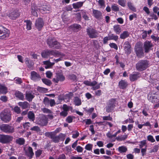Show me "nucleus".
<instances>
[{
  "instance_id": "9b49d317",
  "label": "nucleus",
  "mask_w": 159,
  "mask_h": 159,
  "mask_svg": "<svg viewBox=\"0 0 159 159\" xmlns=\"http://www.w3.org/2000/svg\"><path fill=\"white\" fill-rule=\"evenodd\" d=\"M115 100L114 99H110L108 102L107 105L106 107V111L107 112H111L115 107Z\"/></svg>"
},
{
  "instance_id": "c9c22d12",
  "label": "nucleus",
  "mask_w": 159,
  "mask_h": 159,
  "mask_svg": "<svg viewBox=\"0 0 159 159\" xmlns=\"http://www.w3.org/2000/svg\"><path fill=\"white\" fill-rule=\"evenodd\" d=\"M74 102L76 106H79L81 105V100L78 97L75 98Z\"/></svg>"
},
{
  "instance_id": "5701e85b",
  "label": "nucleus",
  "mask_w": 159,
  "mask_h": 159,
  "mask_svg": "<svg viewBox=\"0 0 159 159\" xmlns=\"http://www.w3.org/2000/svg\"><path fill=\"white\" fill-rule=\"evenodd\" d=\"M18 104L23 109H26L30 107L29 103L27 102H20L18 103Z\"/></svg>"
},
{
  "instance_id": "69168bd1",
  "label": "nucleus",
  "mask_w": 159,
  "mask_h": 159,
  "mask_svg": "<svg viewBox=\"0 0 159 159\" xmlns=\"http://www.w3.org/2000/svg\"><path fill=\"white\" fill-rule=\"evenodd\" d=\"M30 125V123L26 122V123H25V124H24L23 126L25 129H29Z\"/></svg>"
},
{
  "instance_id": "052dcab7",
  "label": "nucleus",
  "mask_w": 159,
  "mask_h": 159,
  "mask_svg": "<svg viewBox=\"0 0 159 159\" xmlns=\"http://www.w3.org/2000/svg\"><path fill=\"white\" fill-rule=\"evenodd\" d=\"M16 83L17 84H20L22 83V80L21 78H16L15 80Z\"/></svg>"
},
{
  "instance_id": "7c9ffc66",
  "label": "nucleus",
  "mask_w": 159,
  "mask_h": 159,
  "mask_svg": "<svg viewBox=\"0 0 159 159\" xmlns=\"http://www.w3.org/2000/svg\"><path fill=\"white\" fill-rule=\"evenodd\" d=\"M7 89L4 85H0V93L3 94H5L7 92Z\"/></svg>"
},
{
  "instance_id": "f8f14e48",
  "label": "nucleus",
  "mask_w": 159,
  "mask_h": 159,
  "mask_svg": "<svg viewBox=\"0 0 159 159\" xmlns=\"http://www.w3.org/2000/svg\"><path fill=\"white\" fill-rule=\"evenodd\" d=\"M65 79V76L61 72L56 73L55 77L53 79V81L56 83H58L59 81L62 82Z\"/></svg>"
},
{
  "instance_id": "5fc2aeb1",
  "label": "nucleus",
  "mask_w": 159,
  "mask_h": 159,
  "mask_svg": "<svg viewBox=\"0 0 159 159\" xmlns=\"http://www.w3.org/2000/svg\"><path fill=\"white\" fill-rule=\"evenodd\" d=\"M109 46L111 48H113L116 50H117L118 47L117 45L114 43H111L109 44Z\"/></svg>"
},
{
  "instance_id": "8fccbe9b",
  "label": "nucleus",
  "mask_w": 159,
  "mask_h": 159,
  "mask_svg": "<svg viewBox=\"0 0 159 159\" xmlns=\"http://www.w3.org/2000/svg\"><path fill=\"white\" fill-rule=\"evenodd\" d=\"M93 145L92 144L89 143L87 144L85 146V149L87 150L91 151L92 150Z\"/></svg>"
},
{
  "instance_id": "58836bf2",
  "label": "nucleus",
  "mask_w": 159,
  "mask_h": 159,
  "mask_svg": "<svg viewBox=\"0 0 159 159\" xmlns=\"http://www.w3.org/2000/svg\"><path fill=\"white\" fill-rule=\"evenodd\" d=\"M12 110L17 114H19L21 112V110L20 108L17 106H15L12 109Z\"/></svg>"
},
{
  "instance_id": "f257e3e1",
  "label": "nucleus",
  "mask_w": 159,
  "mask_h": 159,
  "mask_svg": "<svg viewBox=\"0 0 159 159\" xmlns=\"http://www.w3.org/2000/svg\"><path fill=\"white\" fill-rule=\"evenodd\" d=\"M150 66L149 61L146 60H142L139 61L136 64V68L137 70L142 71L145 70Z\"/></svg>"
},
{
  "instance_id": "412c9836",
  "label": "nucleus",
  "mask_w": 159,
  "mask_h": 159,
  "mask_svg": "<svg viewBox=\"0 0 159 159\" xmlns=\"http://www.w3.org/2000/svg\"><path fill=\"white\" fill-rule=\"evenodd\" d=\"M78 16H79L80 18H81V14L82 15V17L85 20H89V17L87 15V12L86 11L84 10H81V11L80 12V14L78 13Z\"/></svg>"
},
{
  "instance_id": "cd10ccee",
  "label": "nucleus",
  "mask_w": 159,
  "mask_h": 159,
  "mask_svg": "<svg viewBox=\"0 0 159 159\" xmlns=\"http://www.w3.org/2000/svg\"><path fill=\"white\" fill-rule=\"evenodd\" d=\"M25 142V139L23 138H19L17 139L16 140V143L20 145H24Z\"/></svg>"
},
{
  "instance_id": "f704fd0d",
  "label": "nucleus",
  "mask_w": 159,
  "mask_h": 159,
  "mask_svg": "<svg viewBox=\"0 0 159 159\" xmlns=\"http://www.w3.org/2000/svg\"><path fill=\"white\" fill-rule=\"evenodd\" d=\"M108 36L110 40H114L116 41H117L118 39V36L116 35H114L113 34H108Z\"/></svg>"
},
{
  "instance_id": "2f4dec72",
  "label": "nucleus",
  "mask_w": 159,
  "mask_h": 159,
  "mask_svg": "<svg viewBox=\"0 0 159 159\" xmlns=\"http://www.w3.org/2000/svg\"><path fill=\"white\" fill-rule=\"evenodd\" d=\"M129 33L127 31H124L122 33L120 36V38L122 39H124L129 36Z\"/></svg>"
},
{
  "instance_id": "338daca9",
  "label": "nucleus",
  "mask_w": 159,
  "mask_h": 159,
  "mask_svg": "<svg viewBox=\"0 0 159 159\" xmlns=\"http://www.w3.org/2000/svg\"><path fill=\"white\" fill-rule=\"evenodd\" d=\"M76 150H77L78 152H82L83 151V148L80 146H78L76 148Z\"/></svg>"
},
{
  "instance_id": "a211bd4d",
  "label": "nucleus",
  "mask_w": 159,
  "mask_h": 159,
  "mask_svg": "<svg viewBox=\"0 0 159 159\" xmlns=\"http://www.w3.org/2000/svg\"><path fill=\"white\" fill-rule=\"evenodd\" d=\"M25 155L29 157V159H31L34 155L33 149L30 147H29L27 149H25Z\"/></svg>"
},
{
  "instance_id": "864d4df0",
  "label": "nucleus",
  "mask_w": 159,
  "mask_h": 159,
  "mask_svg": "<svg viewBox=\"0 0 159 159\" xmlns=\"http://www.w3.org/2000/svg\"><path fill=\"white\" fill-rule=\"evenodd\" d=\"M63 111L67 112L70 109V107L66 104H64L62 108Z\"/></svg>"
},
{
  "instance_id": "9d476101",
  "label": "nucleus",
  "mask_w": 159,
  "mask_h": 159,
  "mask_svg": "<svg viewBox=\"0 0 159 159\" xmlns=\"http://www.w3.org/2000/svg\"><path fill=\"white\" fill-rule=\"evenodd\" d=\"M20 15L19 10L17 9H13L9 12L8 16L11 19L15 20Z\"/></svg>"
},
{
  "instance_id": "6e6552de",
  "label": "nucleus",
  "mask_w": 159,
  "mask_h": 159,
  "mask_svg": "<svg viewBox=\"0 0 159 159\" xmlns=\"http://www.w3.org/2000/svg\"><path fill=\"white\" fill-rule=\"evenodd\" d=\"M37 124L40 126L46 125L48 123V119L45 115H40L36 121Z\"/></svg>"
},
{
  "instance_id": "bf43d9fd",
  "label": "nucleus",
  "mask_w": 159,
  "mask_h": 159,
  "mask_svg": "<svg viewBox=\"0 0 159 159\" xmlns=\"http://www.w3.org/2000/svg\"><path fill=\"white\" fill-rule=\"evenodd\" d=\"M72 8L71 7V6H68L66 7H64L63 10H66L67 11H71L72 10Z\"/></svg>"
},
{
  "instance_id": "4468645a",
  "label": "nucleus",
  "mask_w": 159,
  "mask_h": 159,
  "mask_svg": "<svg viewBox=\"0 0 159 159\" xmlns=\"http://www.w3.org/2000/svg\"><path fill=\"white\" fill-rule=\"evenodd\" d=\"M140 76V74L139 72H134L129 75V79L131 81H134L139 78Z\"/></svg>"
},
{
  "instance_id": "423d86ee",
  "label": "nucleus",
  "mask_w": 159,
  "mask_h": 159,
  "mask_svg": "<svg viewBox=\"0 0 159 159\" xmlns=\"http://www.w3.org/2000/svg\"><path fill=\"white\" fill-rule=\"evenodd\" d=\"M47 43L50 48L58 49L60 47V44L54 39L49 38L47 40Z\"/></svg>"
},
{
  "instance_id": "0eeeda50",
  "label": "nucleus",
  "mask_w": 159,
  "mask_h": 159,
  "mask_svg": "<svg viewBox=\"0 0 159 159\" xmlns=\"http://www.w3.org/2000/svg\"><path fill=\"white\" fill-rule=\"evenodd\" d=\"M13 139V137L11 135L0 134V142L2 143H9L12 141Z\"/></svg>"
},
{
  "instance_id": "49530a36",
  "label": "nucleus",
  "mask_w": 159,
  "mask_h": 159,
  "mask_svg": "<svg viewBox=\"0 0 159 159\" xmlns=\"http://www.w3.org/2000/svg\"><path fill=\"white\" fill-rule=\"evenodd\" d=\"M30 130L38 132L40 131L39 127L38 126H35L31 128Z\"/></svg>"
},
{
  "instance_id": "e433bc0d",
  "label": "nucleus",
  "mask_w": 159,
  "mask_h": 159,
  "mask_svg": "<svg viewBox=\"0 0 159 159\" xmlns=\"http://www.w3.org/2000/svg\"><path fill=\"white\" fill-rule=\"evenodd\" d=\"M24 22L26 23L27 30H30L31 29V22L30 20H25Z\"/></svg>"
},
{
  "instance_id": "4be33fe9",
  "label": "nucleus",
  "mask_w": 159,
  "mask_h": 159,
  "mask_svg": "<svg viewBox=\"0 0 159 159\" xmlns=\"http://www.w3.org/2000/svg\"><path fill=\"white\" fill-rule=\"evenodd\" d=\"M128 85L127 82L125 80H121L119 83V86L122 89H125Z\"/></svg>"
},
{
  "instance_id": "393cba45",
  "label": "nucleus",
  "mask_w": 159,
  "mask_h": 159,
  "mask_svg": "<svg viewBox=\"0 0 159 159\" xmlns=\"http://www.w3.org/2000/svg\"><path fill=\"white\" fill-rule=\"evenodd\" d=\"M15 95L16 97L20 100H23L24 99V97L23 93L19 91H16Z\"/></svg>"
},
{
  "instance_id": "f3484780",
  "label": "nucleus",
  "mask_w": 159,
  "mask_h": 159,
  "mask_svg": "<svg viewBox=\"0 0 159 159\" xmlns=\"http://www.w3.org/2000/svg\"><path fill=\"white\" fill-rule=\"evenodd\" d=\"M124 48L126 54H129L131 53V46L128 41H126L124 43Z\"/></svg>"
},
{
  "instance_id": "7ed1b4c3",
  "label": "nucleus",
  "mask_w": 159,
  "mask_h": 159,
  "mask_svg": "<svg viewBox=\"0 0 159 159\" xmlns=\"http://www.w3.org/2000/svg\"><path fill=\"white\" fill-rule=\"evenodd\" d=\"M57 55L63 56V53L56 51L53 50H46L43 51L41 53V55L43 57L48 58L51 55L57 56Z\"/></svg>"
},
{
  "instance_id": "37998d69",
  "label": "nucleus",
  "mask_w": 159,
  "mask_h": 159,
  "mask_svg": "<svg viewBox=\"0 0 159 159\" xmlns=\"http://www.w3.org/2000/svg\"><path fill=\"white\" fill-rule=\"evenodd\" d=\"M112 10L115 11H119V8L118 5L116 4H113L111 7Z\"/></svg>"
},
{
  "instance_id": "4d7b16f0",
  "label": "nucleus",
  "mask_w": 159,
  "mask_h": 159,
  "mask_svg": "<svg viewBox=\"0 0 159 159\" xmlns=\"http://www.w3.org/2000/svg\"><path fill=\"white\" fill-rule=\"evenodd\" d=\"M68 115V112L64 111H62L60 113L61 116L64 117H66Z\"/></svg>"
},
{
  "instance_id": "39448f33",
  "label": "nucleus",
  "mask_w": 159,
  "mask_h": 159,
  "mask_svg": "<svg viewBox=\"0 0 159 159\" xmlns=\"http://www.w3.org/2000/svg\"><path fill=\"white\" fill-rule=\"evenodd\" d=\"M1 130L6 133H12L14 131V128L12 126L7 124H3L0 125Z\"/></svg>"
},
{
  "instance_id": "c756f323",
  "label": "nucleus",
  "mask_w": 159,
  "mask_h": 159,
  "mask_svg": "<svg viewBox=\"0 0 159 159\" xmlns=\"http://www.w3.org/2000/svg\"><path fill=\"white\" fill-rule=\"evenodd\" d=\"M61 137V135H59L57 136H55L54 134L51 136V139L52 141L55 143H57L59 141Z\"/></svg>"
},
{
  "instance_id": "72a5a7b5",
  "label": "nucleus",
  "mask_w": 159,
  "mask_h": 159,
  "mask_svg": "<svg viewBox=\"0 0 159 159\" xmlns=\"http://www.w3.org/2000/svg\"><path fill=\"white\" fill-rule=\"evenodd\" d=\"M118 149L120 153L125 152L127 151V148L124 146L119 147Z\"/></svg>"
},
{
  "instance_id": "a18cd8bd",
  "label": "nucleus",
  "mask_w": 159,
  "mask_h": 159,
  "mask_svg": "<svg viewBox=\"0 0 159 159\" xmlns=\"http://www.w3.org/2000/svg\"><path fill=\"white\" fill-rule=\"evenodd\" d=\"M118 4L123 7L125 6L126 1L125 0H118Z\"/></svg>"
},
{
  "instance_id": "bb28decb",
  "label": "nucleus",
  "mask_w": 159,
  "mask_h": 159,
  "mask_svg": "<svg viewBox=\"0 0 159 159\" xmlns=\"http://www.w3.org/2000/svg\"><path fill=\"white\" fill-rule=\"evenodd\" d=\"M85 1L83 2H79L73 4V7L75 9L79 8L83 6V3Z\"/></svg>"
},
{
  "instance_id": "603ef678",
  "label": "nucleus",
  "mask_w": 159,
  "mask_h": 159,
  "mask_svg": "<svg viewBox=\"0 0 159 159\" xmlns=\"http://www.w3.org/2000/svg\"><path fill=\"white\" fill-rule=\"evenodd\" d=\"M128 6L129 8L133 11H135V8L133 6L132 3L130 2H128L127 3Z\"/></svg>"
},
{
  "instance_id": "dca6fc26",
  "label": "nucleus",
  "mask_w": 159,
  "mask_h": 159,
  "mask_svg": "<svg viewBox=\"0 0 159 159\" xmlns=\"http://www.w3.org/2000/svg\"><path fill=\"white\" fill-rule=\"evenodd\" d=\"M152 44L151 42L149 41H146L144 43L143 48L145 52L148 53L150 50L151 48L152 47Z\"/></svg>"
},
{
  "instance_id": "ddd939ff",
  "label": "nucleus",
  "mask_w": 159,
  "mask_h": 159,
  "mask_svg": "<svg viewBox=\"0 0 159 159\" xmlns=\"http://www.w3.org/2000/svg\"><path fill=\"white\" fill-rule=\"evenodd\" d=\"M44 25V23L42 19L39 18L36 20L35 23V27L39 30L42 29Z\"/></svg>"
},
{
  "instance_id": "f03ea898",
  "label": "nucleus",
  "mask_w": 159,
  "mask_h": 159,
  "mask_svg": "<svg viewBox=\"0 0 159 159\" xmlns=\"http://www.w3.org/2000/svg\"><path fill=\"white\" fill-rule=\"evenodd\" d=\"M0 117L4 122L8 123L11 120V114L9 111L4 110L0 114Z\"/></svg>"
},
{
  "instance_id": "b1692460",
  "label": "nucleus",
  "mask_w": 159,
  "mask_h": 159,
  "mask_svg": "<svg viewBox=\"0 0 159 159\" xmlns=\"http://www.w3.org/2000/svg\"><path fill=\"white\" fill-rule=\"evenodd\" d=\"M43 63L44 65H46L45 68L46 69L51 68L55 64V62H51L49 60L44 61Z\"/></svg>"
},
{
  "instance_id": "20e7f679",
  "label": "nucleus",
  "mask_w": 159,
  "mask_h": 159,
  "mask_svg": "<svg viewBox=\"0 0 159 159\" xmlns=\"http://www.w3.org/2000/svg\"><path fill=\"white\" fill-rule=\"evenodd\" d=\"M134 50L137 56L140 58L144 57V52L142 45L139 43H137L134 47Z\"/></svg>"
},
{
  "instance_id": "aec40b11",
  "label": "nucleus",
  "mask_w": 159,
  "mask_h": 159,
  "mask_svg": "<svg viewBox=\"0 0 159 159\" xmlns=\"http://www.w3.org/2000/svg\"><path fill=\"white\" fill-rule=\"evenodd\" d=\"M93 16L96 19L99 20L102 19V15L100 11L98 10L93 9Z\"/></svg>"
},
{
  "instance_id": "e2e57ef3",
  "label": "nucleus",
  "mask_w": 159,
  "mask_h": 159,
  "mask_svg": "<svg viewBox=\"0 0 159 159\" xmlns=\"http://www.w3.org/2000/svg\"><path fill=\"white\" fill-rule=\"evenodd\" d=\"M46 74L47 77L48 78H51L52 76V73L50 71H47L46 73Z\"/></svg>"
},
{
  "instance_id": "13d9d810",
  "label": "nucleus",
  "mask_w": 159,
  "mask_h": 159,
  "mask_svg": "<svg viewBox=\"0 0 159 159\" xmlns=\"http://www.w3.org/2000/svg\"><path fill=\"white\" fill-rule=\"evenodd\" d=\"M1 100L4 102H6L8 99V98L5 96H1L0 98Z\"/></svg>"
},
{
  "instance_id": "473e14b6",
  "label": "nucleus",
  "mask_w": 159,
  "mask_h": 159,
  "mask_svg": "<svg viewBox=\"0 0 159 159\" xmlns=\"http://www.w3.org/2000/svg\"><path fill=\"white\" fill-rule=\"evenodd\" d=\"M28 117L30 120L33 121L35 120V115L33 112L30 111L28 114Z\"/></svg>"
},
{
  "instance_id": "774afa93",
  "label": "nucleus",
  "mask_w": 159,
  "mask_h": 159,
  "mask_svg": "<svg viewBox=\"0 0 159 159\" xmlns=\"http://www.w3.org/2000/svg\"><path fill=\"white\" fill-rule=\"evenodd\" d=\"M42 153V151L40 150H37L35 153L36 157H39Z\"/></svg>"
},
{
  "instance_id": "6ab92c4d",
  "label": "nucleus",
  "mask_w": 159,
  "mask_h": 159,
  "mask_svg": "<svg viewBox=\"0 0 159 159\" xmlns=\"http://www.w3.org/2000/svg\"><path fill=\"white\" fill-rule=\"evenodd\" d=\"M10 31L9 30L7 29L4 30L3 32L0 35V39H4L8 38L9 36Z\"/></svg>"
},
{
  "instance_id": "680f3d73",
  "label": "nucleus",
  "mask_w": 159,
  "mask_h": 159,
  "mask_svg": "<svg viewBox=\"0 0 159 159\" xmlns=\"http://www.w3.org/2000/svg\"><path fill=\"white\" fill-rule=\"evenodd\" d=\"M141 152L142 153V156H144L146 153L147 151V148H141Z\"/></svg>"
},
{
  "instance_id": "4c0bfd02",
  "label": "nucleus",
  "mask_w": 159,
  "mask_h": 159,
  "mask_svg": "<svg viewBox=\"0 0 159 159\" xmlns=\"http://www.w3.org/2000/svg\"><path fill=\"white\" fill-rule=\"evenodd\" d=\"M149 100L152 102H157L159 101L157 96L155 95L152 96L150 97Z\"/></svg>"
},
{
  "instance_id": "1a4fd4ad",
  "label": "nucleus",
  "mask_w": 159,
  "mask_h": 159,
  "mask_svg": "<svg viewBox=\"0 0 159 159\" xmlns=\"http://www.w3.org/2000/svg\"><path fill=\"white\" fill-rule=\"evenodd\" d=\"M87 34L90 38H96L98 36V33L95 29L89 27L86 29Z\"/></svg>"
},
{
  "instance_id": "a19ab883",
  "label": "nucleus",
  "mask_w": 159,
  "mask_h": 159,
  "mask_svg": "<svg viewBox=\"0 0 159 159\" xmlns=\"http://www.w3.org/2000/svg\"><path fill=\"white\" fill-rule=\"evenodd\" d=\"M42 81L44 84L48 86L51 85L52 84L51 81L48 79H43Z\"/></svg>"
},
{
  "instance_id": "0e129e2a",
  "label": "nucleus",
  "mask_w": 159,
  "mask_h": 159,
  "mask_svg": "<svg viewBox=\"0 0 159 159\" xmlns=\"http://www.w3.org/2000/svg\"><path fill=\"white\" fill-rule=\"evenodd\" d=\"M108 40H110V39L109 38V37L106 36L103 39V43L104 44H106L107 43V41Z\"/></svg>"
},
{
  "instance_id": "ea45409f",
  "label": "nucleus",
  "mask_w": 159,
  "mask_h": 159,
  "mask_svg": "<svg viewBox=\"0 0 159 159\" xmlns=\"http://www.w3.org/2000/svg\"><path fill=\"white\" fill-rule=\"evenodd\" d=\"M139 143H140V144H139V145L140 148H142L144 146H145V148H147V145L146 140H143L140 141Z\"/></svg>"
},
{
  "instance_id": "6e6d98bb",
  "label": "nucleus",
  "mask_w": 159,
  "mask_h": 159,
  "mask_svg": "<svg viewBox=\"0 0 159 159\" xmlns=\"http://www.w3.org/2000/svg\"><path fill=\"white\" fill-rule=\"evenodd\" d=\"M50 100L47 97H45L43 99V103L45 105H49Z\"/></svg>"
},
{
  "instance_id": "09e8293b",
  "label": "nucleus",
  "mask_w": 159,
  "mask_h": 159,
  "mask_svg": "<svg viewBox=\"0 0 159 159\" xmlns=\"http://www.w3.org/2000/svg\"><path fill=\"white\" fill-rule=\"evenodd\" d=\"M147 139L148 141L152 143H153L155 141L153 136L151 135H149L147 136Z\"/></svg>"
},
{
  "instance_id": "2eb2a0df",
  "label": "nucleus",
  "mask_w": 159,
  "mask_h": 159,
  "mask_svg": "<svg viewBox=\"0 0 159 159\" xmlns=\"http://www.w3.org/2000/svg\"><path fill=\"white\" fill-rule=\"evenodd\" d=\"M31 79L34 81L39 80L41 78L40 75L34 71H32L30 73Z\"/></svg>"
},
{
  "instance_id": "c85d7f7f",
  "label": "nucleus",
  "mask_w": 159,
  "mask_h": 159,
  "mask_svg": "<svg viewBox=\"0 0 159 159\" xmlns=\"http://www.w3.org/2000/svg\"><path fill=\"white\" fill-rule=\"evenodd\" d=\"M113 30L117 34H119L121 31V28L119 25H115L113 26Z\"/></svg>"
},
{
  "instance_id": "3c124183",
  "label": "nucleus",
  "mask_w": 159,
  "mask_h": 159,
  "mask_svg": "<svg viewBox=\"0 0 159 159\" xmlns=\"http://www.w3.org/2000/svg\"><path fill=\"white\" fill-rule=\"evenodd\" d=\"M74 118L75 117L74 116H68L66 119V121L68 123H71L72 122Z\"/></svg>"
},
{
  "instance_id": "c03bdc74",
  "label": "nucleus",
  "mask_w": 159,
  "mask_h": 159,
  "mask_svg": "<svg viewBox=\"0 0 159 159\" xmlns=\"http://www.w3.org/2000/svg\"><path fill=\"white\" fill-rule=\"evenodd\" d=\"M63 54L64 55L61 56V55H57V56H56L57 57H59L58 59H54L53 60L54 61L56 62H58L60 61L63 60V57L65 56L64 54Z\"/></svg>"
},
{
  "instance_id": "a878e982",
  "label": "nucleus",
  "mask_w": 159,
  "mask_h": 159,
  "mask_svg": "<svg viewBox=\"0 0 159 159\" xmlns=\"http://www.w3.org/2000/svg\"><path fill=\"white\" fill-rule=\"evenodd\" d=\"M34 96L32 93L28 92L26 93L25 94L26 99L29 102H31L34 98Z\"/></svg>"
},
{
  "instance_id": "de8ad7c7",
  "label": "nucleus",
  "mask_w": 159,
  "mask_h": 159,
  "mask_svg": "<svg viewBox=\"0 0 159 159\" xmlns=\"http://www.w3.org/2000/svg\"><path fill=\"white\" fill-rule=\"evenodd\" d=\"M42 110L43 112L45 113H52V112L51 110L46 108H43L42 109Z\"/></svg>"
},
{
  "instance_id": "79ce46f5",
  "label": "nucleus",
  "mask_w": 159,
  "mask_h": 159,
  "mask_svg": "<svg viewBox=\"0 0 159 159\" xmlns=\"http://www.w3.org/2000/svg\"><path fill=\"white\" fill-rule=\"evenodd\" d=\"M107 136L110 139L112 140V141L114 142L115 141V139L113 135V134H112L110 132H108L106 134Z\"/></svg>"
}]
</instances>
